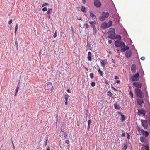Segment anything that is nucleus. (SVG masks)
<instances>
[{"instance_id": "0e129e2a", "label": "nucleus", "mask_w": 150, "mask_h": 150, "mask_svg": "<svg viewBox=\"0 0 150 150\" xmlns=\"http://www.w3.org/2000/svg\"><path fill=\"white\" fill-rule=\"evenodd\" d=\"M90 128V125H88V130Z\"/></svg>"}, {"instance_id": "58836bf2", "label": "nucleus", "mask_w": 150, "mask_h": 150, "mask_svg": "<svg viewBox=\"0 0 150 150\" xmlns=\"http://www.w3.org/2000/svg\"><path fill=\"white\" fill-rule=\"evenodd\" d=\"M116 38L120 39L121 38V36L120 35H117L115 37Z\"/></svg>"}, {"instance_id": "79ce46f5", "label": "nucleus", "mask_w": 150, "mask_h": 150, "mask_svg": "<svg viewBox=\"0 0 150 150\" xmlns=\"http://www.w3.org/2000/svg\"><path fill=\"white\" fill-rule=\"evenodd\" d=\"M127 148V145H125L123 147V149L125 150Z\"/></svg>"}, {"instance_id": "b1692460", "label": "nucleus", "mask_w": 150, "mask_h": 150, "mask_svg": "<svg viewBox=\"0 0 150 150\" xmlns=\"http://www.w3.org/2000/svg\"><path fill=\"white\" fill-rule=\"evenodd\" d=\"M121 121L122 122H123V121H124L125 119V116H124V115H121Z\"/></svg>"}, {"instance_id": "2f4dec72", "label": "nucleus", "mask_w": 150, "mask_h": 150, "mask_svg": "<svg viewBox=\"0 0 150 150\" xmlns=\"http://www.w3.org/2000/svg\"><path fill=\"white\" fill-rule=\"evenodd\" d=\"M69 96V95L68 94H66L64 96V98L66 100H68V97Z\"/></svg>"}, {"instance_id": "ddd939ff", "label": "nucleus", "mask_w": 150, "mask_h": 150, "mask_svg": "<svg viewBox=\"0 0 150 150\" xmlns=\"http://www.w3.org/2000/svg\"><path fill=\"white\" fill-rule=\"evenodd\" d=\"M132 52L130 50L127 51L125 53V55L127 58H129L131 55Z\"/></svg>"}, {"instance_id": "393cba45", "label": "nucleus", "mask_w": 150, "mask_h": 150, "mask_svg": "<svg viewBox=\"0 0 150 150\" xmlns=\"http://www.w3.org/2000/svg\"><path fill=\"white\" fill-rule=\"evenodd\" d=\"M83 26L85 29L88 28L89 27V25L87 24H84Z\"/></svg>"}, {"instance_id": "9b49d317", "label": "nucleus", "mask_w": 150, "mask_h": 150, "mask_svg": "<svg viewBox=\"0 0 150 150\" xmlns=\"http://www.w3.org/2000/svg\"><path fill=\"white\" fill-rule=\"evenodd\" d=\"M137 68L135 64H133L131 67V70L133 73H135L136 70Z\"/></svg>"}, {"instance_id": "2eb2a0df", "label": "nucleus", "mask_w": 150, "mask_h": 150, "mask_svg": "<svg viewBox=\"0 0 150 150\" xmlns=\"http://www.w3.org/2000/svg\"><path fill=\"white\" fill-rule=\"evenodd\" d=\"M140 140L142 142L145 143H146L147 141L146 139L143 136H141L140 137Z\"/></svg>"}, {"instance_id": "5fc2aeb1", "label": "nucleus", "mask_w": 150, "mask_h": 150, "mask_svg": "<svg viewBox=\"0 0 150 150\" xmlns=\"http://www.w3.org/2000/svg\"><path fill=\"white\" fill-rule=\"evenodd\" d=\"M116 83H118V84H120V81L119 80H117L116 81Z\"/></svg>"}, {"instance_id": "aec40b11", "label": "nucleus", "mask_w": 150, "mask_h": 150, "mask_svg": "<svg viewBox=\"0 0 150 150\" xmlns=\"http://www.w3.org/2000/svg\"><path fill=\"white\" fill-rule=\"evenodd\" d=\"M123 48L121 49V50L123 51L124 52L125 51L127 50L128 49H129V47L128 46H126L125 47H123Z\"/></svg>"}, {"instance_id": "6e6552de", "label": "nucleus", "mask_w": 150, "mask_h": 150, "mask_svg": "<svg viewBox=\"0 0 150 150\" xmlns=\"http://www.w3.org/2000/svg\"><path fill=\"white\" fill-rule=\"evenodd\" d=\"M137 103L141 106H144L145 104L143 100L141 99H138L137 100Z\"/></svg>"}, {"instance_id": "9d476101", "label": "nucleus", "mask_w": 150, "mask_h": 150, "mask_svg": "<svg viewBox=\"0 0 150 150\" xmlns=\"http://www.w3.org/2000/svg\"><path fill=\"white\" fill-rule=\"evenodd\" d=\"M133 85L137 88H140L142 86V83L140 82H134L133 83Z\"/></svg>"}, {"instance_id": "4c0bfd02", "label": "nucleus", "mask_w": 150, "mask_h": 150, "mask_svg": "<svg viewBox=\"0 0 150 150\" xmlns=\"http://www.w3.org/2000/svg\"><path fill=\"white\" fill-rule=\"evenodd\" d=\"M43 11H45L47 10V8L46 7H44L42 9Z\"/></svg>"}, {"instance_id": "774afa93", "label": "nucleus", "mask_w": 150, "mask_h": 150, "mask_svg": "<svg viewBox=\"0 0 150 150\" xmlns=\"http://www.w3.org/2000/svg\"><path fill=\"white\" fill-rule=\"evenodd\" d=\"M46 150H50V149H49V148L48 149H46Z\"/></svg>"}, {"instance_id": "338daca9", "label": "nucleus", "mask_w": 150, "mask_h": 150, "mask_svg": "<svg viewBox=\"0 0 150 150\" xmlns=\"http://www.w3.org/2000/svg\"><path fill=\"white\" fill-rule=\"evenodd\" d=\"M17 93H16H16H15V96H16Z\"/></svg>"}, {"instance_id": "5701e85b", "label": "nucleus", "mask_w": 150, "mask_h": 150, "mask_svg": "<svg viewBox=\"0 0 150 150\" xmlns=\"http://www.w3.org/2000/svg\"><path fill=\"white\" fill-rule=\"evenodd\" d=\"M81 10L83 12H86V8L84 6H81Z\"/></svg>"}, {"instance_id": "f704fd0d", "label": "nucleus", "mask_w": 150, "mask_h": 150, "mask_svg": "<svg viewBox=\"0 0 150 150\" xmlns=\"http://www.w3.org/2000/svg\"><path fill=\"white\" fill-rule=\"evenodd\" d=\"M48 5V4L47 3H45L43 4L42 5V7H43Z\"/></svg>"}, {"instance_id": "09e8293b", "label": "nucleus", "mask_w": 150, "mask_h": 150, "mask_svg": "<svg viewBox=\"0 0 150 150\" xmlns=\"http://www.w3.org/2000/svg\"><path fill=\"white\" fill-rule=\"evenodd\" d=\"M57 36V34H56V33L55 32V33H54V35H53V37L55 38Z\"/></svg>"}, {"instance_id": "bb28decb", "label": "nucleus", "mask_w": 150, "mask_h": 150, "mask_svg": "<svg viewBox=\"0 0 150 150\" xmlns=\"http://www.w3.org/2000/svg\"><path fill=\"white\" fill-rule=\"evenodd\" d=\"M18 25L17 24H16V26L15 27V33L16 34V32L17 30L18 29Z\"/></svg>"}, {"instance_id": "473e14b6", "label": "nucleus", "mask_w": 150, "mask_h": 150, "mask_svg": "<svg viewBox=\"0 0 150 150\" xmlns=\"http://www.w3.org/2000/svg\"><path fill=\"white\" fill-rule=\"evenodd\" d=\"M129 95L132 98L133 97V94L132 92L131 91H130L129 93Z\"/></svg>"}, {"instance_id": "412c9836", "label": "nucleus", "mask_w": 150, "mask_h": 150, "mask_svg": "<svg viewBox=\"0 0 150 150\" xmlns=\"http://www.w3.org/2000/svg\"><path fill=\"white\" fill-rule=\"evenodd\" d=\"M114 106L115 108L117 109H119L120 108V107L119 106V105L116 103H115L114 104Z\"/></svg>"}, {"instance_id": "7c9ffc66", "label": "nucleus", "mask_w": 150, "mask_h": 150, "mask_svg": "<svg viewBox=\"0 0 150 150\" xmlns=\"http://www.w3.org/2000/svg\"><path fill=\"white\" fill-rule=\"evenodd\" d=\"M48 140V137L47 136L46 137V140L44 142L45 146H46L47 144Z\"/></svg>"}, {"instance_id": "864d4df0", "label": "nucleus", "mask_w": 150, "mask_h": 150, "mask_svg": "<svg viewBox=\"0 0 150 150\" xmlns=\"http://www.w3.org/2000/svg\"><path fill=\"white\" fill-rule=\"evenodd\" d=\"M47 84H50V85H52V83L51 82H47Z\"/></svg>"}, {"instance_id": "c756f323", "label": "nucleus", "mask_w": 150, "mask_h": 150, "mask_svg": "<svg viewBox=\"0 0 150 150\" xmlns=\"http://www.w3.org/2000/svg\"><path fill=\"white\" fill-rule=\"evenodd\" d=\"M52 8L49 9L47 12V14H50L52 12Z\"/></svg>"}, {"instance_id": "cd10ccee", "label": "nucleus", "mask_w": 150, "mask_h": 150, "mask_svg": "<svg viewBox=\"0 0 150 150\" xmlns=\"http://www.w3.org/2000/svg\"><path fill=\"white\" fill-rule=\"evenodd\" d=\"M89 23L91 24V27H92V26H93V27H95L94 25L95 24L94 22L93 21H89Z\"/></svg>"}, {"instance_id": "de8ad7c7", "label": "nucleus", "mask_w": 150, "mask_h": 150, "mask_svg": "<svg viewBox=\"0 0 150 150\" xmlns=\"http://www.w3.org/2000/svg\"><path fill=\"white\" fill-rule=\"evenodd\" d=\"M122 137H125V133H122Z\"/></svg>"}, {"instance_id": "ea45409f", "label": "nucleus", "mask_w": 150, "mask_h": 150, "mask_svg": "<svg viewBox=\"0 0 150 150\" xmlns=\"http://www.w3.org/2000/svg\"><path fill=\"white\" fill-rule=\"evenodd\" d=\"M19 88L18 87H17V88H16L15 90L16 92V93H17V92L18 91Z\"/></svg>"}, {"instance_id": "e433bc0d", "label": "nucleus", "mask_w": 150, "mask_h": 150, "mask_svg": "<svg viewBox=\"0 0 150 150\" xmlns=\"http://www.w3.org/2000/svg\"><path fill=\"white\" fill-rule=\"evenodd\" d=\"M90 77L91 79H93V78L94 77V74H93V73H91L90 74Z\"/></svg>"}, {"instance_id": "37998d69", "label": "nucleus", "mask_w": 150, "mask_h": 150, "mask_svg": "<svg viewBox=\"0 0 150 150\" xmlns=\"http://www.w3.org/2000/svg\"><path fill=\"white\" fill-rule=\"evenodd\" d=\"M65 143H67V144H68L69 143V141L68 140H66L65 141Z\"/></svg>"}, {"instance_id": "c03bdc74", "label": "nucleus", "mask_w": 150, "mask_h": 150, "mask_svg": "<svg viewBox=\"0 0 150 150\" xmlns=\"http://www.w3.org/2000/svg\"><path fill=\"white\" fill-rule=\"evenodd\" d=\"M91 123V121L90 120H89L88 121V125H90V124Z\"/></svg>"}, {"instance_id": "f8f14e48", "label": "nucleus", "mask_w": 150, "mask_h": 150, "mask_svg": "<svg viewBox=\"0 0 150 150\" xmlns=\"http://www.w3.org/2000/svg\"><path fill=\"white\" fill-rule=\"evenodd\" d=\"M101 65L103 67H105V65L108 64L107 60L106 59H104L102 60L101 62Z\"/></svg>"}, {"instance_id": "8fccbe9b", "label": "nucleus", "mask_w": 150, "mask_h": 150, "mask_svg": "<svg viewBox=\"0 0 150 150\" xmlns=\"http://www.w3.org/2000/svg\"><path fill=\"white\" fill-rule=\"evenodd\" d=\"M142 60H144L145 59V57H142L140 59Z\"/></svg>"}, {"instance_id": "dca6fc26", "label": "nucleus", "mask_w": 150, "mask_h": 150, "mask_svg": "<svg viewBox=\"0 0 150 150\" xmlns=\"http://www.w3.org/2000/svg\"><path fill=\"white\" fill-rule=\"evenodd\" d=\"M101 28L102 29H105L108 28L107 25V23L104 22L101 25Z\"/></svg>"}, {"instance_id": "a878e982", "label": "nucleus", "mask_w": 150, "mask_h": 150, "mask_svg": "<svg viewBox=\"0 0 150 150\" xmlns=\"http://www.w3.org/2000/svg\"><path fill=\"white\" fill-rule=\"evenodd\" d=\"M98 72H99V74H100V75L101 76H103V72L102 71L100 70V69H99L98 70Z\"/></svg>"}, {"instance_id": "69168bd1", "label": "nucleus", "mask_w": 150, "mask_h": 150, "mask_svg": "<svg viewBox=\"0 0 150 150\" xmlns=\"http://www.w3.org/2000/svg\"><path fill=\"white\" fill-rule=\"evenodd\" d=\"M54 88L53 87V86H52V87H51V89L52 90H53L54 89Z\"/></svg>"}, {"instance_id": "6e6d98bb", "label": "nucleus", "mask_w": 150, "mask_h": 150, "mask_svg": "<svg viewBox=\"0 0 150 150\" xmlns=\"http://www.w3.org/2000/svg\"><path fill=\"white\" fill-rule=\"evenodd\" d=\"M15 44L17 45V46H18V42L16 40V42H15Z\"/></svg>"}, {"instance_id": "603ef678", "label": "nucleus", "mask_w": 150, "mask_h": 150, "mask_svg": "<svg viewBox=\"0 0 150 150\" xmlns=\"http://www.w3.org/2000/svg\"><path fill=\"white\" fill-rule=\"evenodd\" d=\"M112 88L115 91H117V90L113 87H112Z\"/></svg>"}, {"instance_id": "7ed1b4c3", "label": "nucleus", "mask_w": 150, "mask_h": 150, "mask_svg": "<svg viewBox=\"0 0 150 150\" xmlns=\"http://www.w3.org/2000/svg\"><path fill=\"white\" fill-rule=\"evenodd\" d=\"M135 92L137 96L140 98L144 97L143 93L139 89L136 88L135 90Z\"/></svg>"}, {"instance_id": "4d7b16f0", "label": "nucleus", "mask_w": 150, "mask_h": 150, "mask_svg": "<svg viewBox=\"0 0 150 150\" xmlns=\"http://www.w3.org/2000/svg\"><path fill=\"white\" fill-rule=\"evenodd\" d=\"M114 50H116V51H117V52H118L119 51V49H116V50H115V49H114Z\"/></svg>"}, {"instance_id": "49530a36", "label": "nucleus", "mask_w": 150, "mask_h": 150, "mask_svg": "<svg viewBox=\"0 0 150 150\" xmlns=\"http://www.w3.org/2000/svg\"><path fill=\"white\" fill-rule=\"evenodd\" d=\"M112 41L111 40H108V43L109 44H111L112 43Z\"/></svg>"}, {"instance_id": "680f3d73", "label": "nucleus", "mask_w": 150, "mask_h": 150, "mask_svg": "<svg viewBox=\"0 0 150 150\" xmlns=\"http://www.w3.org/2000/svg\"><path fill=\"white\" fill-rule=\"evenodd\" d=\"M67 91L69 93H71V92H70V91L69 89H68V90H67Z\"/></svg>"}, {"instance_id": "72a5a7b5", "label": "nucleus", "mask_w": 150, "mask_h": 150, "mask_svg": "<svg viewBox=\"0 0 150 150\" xmlns=\"http://www.w3.org/2000/svg\"><path fill=\"white\" fill-rule=\"evenodd\" d=\"M93 31L94 35H95L96 33V29L95 27H93Z\"/></svg>"}, {"instance_id": "4468645a", "label": "nucleus", "mask_w": 150, "mask_h": 150, "mask_svg": "<svg viewBox=\"0 0 150 150\" xmlns=\"http://www.w3.org/2000/svg\"><path fill=\"white\" fill-rule=\"evenodd\" d=\"M92 54L90 52H88V54L87 58L88 59L89 61H91L92 60L91 58Z\"/></svg>"}, {"instance_id": "6ab92c4d", "label": "nucleus", "mask_w": 150, "mask_h": 150, "mask_svg": "<svg viewBox=\"0 0 150 150\" xmlns=\"http://www.w3.org/2000/svg\"><path fill=\"white\" fill-rule=\"evenodd\" d=\"M107 27L109 28L112 26V22L111 21H109L107 23Z\"/></svg>"}, {"instance_id": "bf43d9fd", "label": "nucleus", "mask_w": 150, "mask_h": 150, "mask_svg": "<svg viewBox=\"0 0 150 150\" xmlns=\"http://www.w3.org/2000/svg\"><path fill=\"white\" fill-rule=\"evenodd\" d=\"M67 101L68 100H66V102H65V104L66 105H67Z\"/></svg>"}, {"instance_id": "3c124183", "label": "nucleus", "mask_w": 150, "mask_h": 150, "mask_svg": "<svg viewBox=\"0 0 150 150\" xmlns=\"http://www.w3.org/2000/svg\"><path fill=\"white\" fill-rule=\"evenodd\" d=\"M87 47H91V45H90L89 44V43H88L87 44Z\"/></svg>"}, {"instance_id": "c85d7f7f", "label": "nucleus", "mask_w": 150, "mask_h": 150, "mask_svg": "<svg viewBox=\"0 0 150 150\" xmlns=\"http://www.w3.org/2000/svg\"><path fill=\"white\" fill-rule=\"evenodd\" d=\"M108 96L110 97H112V93L110 91H108L107 92Z\"/></svg>"}, {"instance_id": "a211bd4d", "label": "nucleus", "mask_w": 150, "mask_h": 150, "mask_svg": "<svg viewBox=\"0 0 150 150\" xmlns=\"http://www.w3.org/2000/svg\"><path fill=\"white\" fill-rule=\"evenodd\" d=\"M141 150H149V147L147 145L145 146V147H141Z\"/></svg>"}, {"instance_id": "20e7f679", "label": "nucleus", "mask_w": 150, "mask_h": 150, "mask_svg": "<svg viewBox=\"0 0 150 150\" xmlns=\"http://www.w3.org/2000/svg\"><path fill=\"white\" fill-rule=\"evenodd\" d=\"M102 16L99 18V19L101 21H103L109 16V14L107 12H103L102 13Z\"/></svg>"}, {"instance_id": "e2e57ef3", "label": "nucleus", "mask_w": 150, "mask_h": 150, "mask_svg": "<svg viewBox=\"0 0 150 150\" xmlns=\"http://www.w3.org/2000/svg\"><path fill=\"white\" fill-rule=\"evenodd\" d=\"M82 1L84 4H85L86 2L85 0H82Z\"/></svg>"}, {"instance_id": "f257e3e1", "label": "nucleus", "mask_w": 150, "mask_h": 150, "mask_svg": "<svg viewBox=\"0 0 150 150\" xmlns=\"http://www.w3.org/2000/svg\"><path fill=\"white\" fill-rule=\"evenodd\" d=\"M108 37L112 39H116L115 36V30L114 28H110L108 31Z\"/></svg>"}, {"instance_id": "423d86ee", "label": "nucleus", "mask_w": 150, "mask_h": 150, "mask_svg": "<svg viewBox=\"0 0 150 150\" xmlns=\"http://www.w3.org/2000/svg\"><path fill=\"white\" fill-rule=\"evenodd\" d=\"M139 73H137L135 75L133 76L131 78V79L133 81H136L139 80Z\"/></svg>"}, {"instance_id": "0eeeda50", "label": "nucleus", "mask_w": 150, "mask_h": 150, "mask_svg": "<svg viewBox=\"0 0 150 150\" xmlns=\"http://www.w3.org/2000/svg\"><path fill=\"white\" fill-rule=\"evenodd\" d=\"M94 6L96 7H100L101 5V4L98 0H95L94 1Z\"/></svg>"}, {"instance_id": "13d9d810", "label": "nucleus", "mask_w": 150, "mask_h": 150, "mask_svg": "<svg viewBox=\"0 0 150 150\" xmlns=\"http://www.w3.org/2000/svg\"><path fill=\"white\" fill-rule=\"evenodd\" d=\"M118 77L117 76H116L115 77V79H118Z\"/></svg>"}, {"instance_id": "f3484780", "label": "nucleus", "mask_w": 150, "mask_h": 150, "mask_svg": "<svg viewBox=\"0 0 150 150\" xmlns=\"http://www.w3.org/2000/svg\"><path fill=\"white\" fill-rule=\"evenodd\" d=\"M142 132L143 134L146 137L149 135V133L147 131H146L144 130H142Z\"/></svg>"}, {"instance_id": "39448f33", "label": "nucleus", "mask_w": 150, "mask_h": 150, "mask_svg": "<svg viewBox=\"0 0 150 150\" xmlns=\"http://www.w3.org/2000/svg\"><path fill=\"white\" fill-rule=\"evenodd\" d=\"M142 125L143 126L144 128L146 129L148 127V123L146 120H141Z\"/></svg>"}, {"instance_id": "a19ab883", "label": "nucleus", "mask_w": 150, "mask_h": 150, "mask_svg": "<svg viewBox=\"0 0 150 150\" xmlns=\"http://www.w3.org/2000/svg\"><path fill=\"white\" fill-rule=\"evenodd\" d=\"M12 19H11L9 21L8 24L9 25H11L12 23Z\"/></svg>"}, {"instance_id": "c9c22d12", "label": "nucleus", "mask_w": 150, "mask_h": 150, "mask_svg": "<svg viewBox=\"0 0 150 150\" xmlns=\"http://www.w3.org/2000/svg\"><path fill=\"white\" fill-rule=\"evenodd\" d=\"M91 86L92 87H94L95 85V83L94 82H91Z\"/></svg>"}, {"instance_id": "1a4fd4ad", "label": "nucleus", "mask_w": 150, "mask_h": 150, "mask_svg": "<svg viewBox=\"0 0 150 150\" xmlns=\"http://www.w3.org/2000/svg\"><path fill=\"white\" fill-rule=\"evenodd\" d=\"M138 114L139 115H142L143 116H144L145 115V112L144 110H140L138 109Z\"/></svg>"}, {"instance_id": "a18cd8bd", "label": "nucleus", "mask_w": 150, "mask_h": 150, "mask_svg": "<svg viewBox=\"0 0 150 150\" xmlns=\"http://www.w3.org/2000/svg\"><path fill=\"white\" fill-rule=\"evenodd\" d=\"M127 138L128 139H129L130 138V135H129V134L128 133H127Z\"/></svg>"}, {"instance_id": "052dcab7", "label": "nucleus", "mask_w": 150, "mask_h": 150, "mask_svg": "<svg viewBox=\"0 0 150 150\" xmlns=\"http://www.w3.org/2000/svg\"><path fill=\"white\" fill-rule=\"evenodd\" d=\"M12 145H13V148L14 149L15 148V146H14V143H13V142H12Z\"/></svg>"}, {"instance_id": "4be33fe9", "label": "nucleus", "mask_w": 150, "mask_h": 150, "mask_svg": "<svg viewBox=\"0 0 150 150\" xmlns=\"http://www.w3.org/2000/svg\"><path fill=\"white\" fill-rule=\"evenodd\" d=\"M90 16L92 17L93 18H96V16L93 13L91 12H90Z\"/></svg>"}, {"instance_id": "f03ea898", "label": "nucleus", "mask_w": 150, "mask_h": 150, "mask_svg": "<svg viewBox=\"0 0 150 150\" xmlns=\"http://www.w3.org/2000/svg\"><path fill=\"white\" fill-rule=\"evenodd\" d=\"M115 45L116 47H120L121 48H123L125 46L124 42L120 40H118L115 41Z\"/></svg>"}]
</instances>
